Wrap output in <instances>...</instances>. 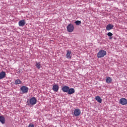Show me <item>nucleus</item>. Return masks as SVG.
Segmentation results:
<instances>
[{
	"label": "nucleus",
	"instance_id": "obj_1",
	"mask_svg": "<svg viewBox=\"0 0 127 127\" xmlns=\"http://www.w3.org/2000/svg\"><path fill=\"white\" fill-rule=\"evenodd\" d=\"M105 55H107V52L106 51L101 50L97 54L98 58H103Z\"/></svg>",
	"mask_w": 127,
	"mask_h": 127
},
{
	"label": "nucleus",
	"instance_id": "obj_2",
	"mask_svg": "<svg viewBox=\"0 0 127 127\" xmlns=\"http://www.w3.org/2000/svg\"><path fill=\"white\" fill-rule=\"evenodd\" d=\"M66 29L68 32H73V31H74V25L71 24H69L66 27Z\"/></svg>",
	"mask_w": 127,
	"mask_h": 127
},
{
	"label": "nucleus",
	"instance_id": "obj_3",
	"mask_svg": "<svg viewBox=\"0 0 127 127\" xmlns=\"http://www.w3.org/2000/svg\"><path fill=\"white\" fill-rule=\"evenodd\" d=\"M20 91H21L22 94H26L28 92V87L23 86L20 88Z\"/></svg>",
	"mask_w": 127,
	"mask_h": 127
},
{
	"label": "nucleus",
	"instance_id": "obj_4",
	"mask_svg": "<svg viewBox=\"0 0 127 127\" xmlns=\"http://www.w3.org/2000/svg\"><path fill=\"white\" fill-rule=\"evenodd\" d=\"M71 54H72V52L71 51H66V54L65 55L66 58H67V59H71V58H72Z\"/></svg>",
	"mask_w": 127,
	"mask_h": 127
},
{
	"label": "nucleus",
	"instance_id": "obj_5",
	"mask_svg": "<svg viewBox=\"0 0 127 127\" xmlns=\"http://www.w3.org/2000/svg\"><path fill=\"white\" fill-rule=\"evenodd\" d=\"M120 104L125 106L127 104V100L126 98H121L120 100Z\"/></svg>",
	"mask_w": 127,
	"mask_h": 127
},
{
	"label": "nucleus",
	"instance_id": "obj_6",
	"mask_svg": "<svg viewBox=\"0 0 127 127\" xmlns=\"http://www.w3.org/2000/svg\"><path fill=\"white\" fill-rule=\"evenodd\" d=\"M73 114L75 117H78L81 115V110L78 109H75Z\"/></svg>",
	"mask_w": 127,
	"mask_h": 127
},
{
	"label": "nucleus",
	"instance_id": "obj_7",
	"mask_svg": "<svg viewBox=\"0 0 127 127\" xmlns=\"http://www.w3.org/2000/svg\"><path fill=\"white\" fill-rule=\"evenodd\" d=\"M36 102H37V100H36V98H35V97H34L31 98L30 99V104L31 105H35V104H36Z\"/></svg>",
	"mask_w": 127,
	"mask_h": 127
},
{
	"label": "nucleus",
	"instance_id": "obj_8",
	"mask_svg": "<svg viewBox=\"0 0 127 127\" xmlns=\"http://www.w3.org/2000/svg\"><path fill=\"white\" fill-rule=\"evenodd\" d=\"M25 23H26L25 20L23 19L20 20L18 22L19 26H24V25H25Z\"/></svg>",
	"mask_w": 127,
	"mask_h": 127
},
{
	"label": "nucleus",
	"instance_id": "obj_9",
	"mask_svg": "<svg viewBox=\"0 0 127 127\" xmlns=\"http://www.w3.org/2000/svg\"><path fill=\"white\" fill-rule=\"evenodd\" d=\"M69 88L68 86H64L63 87V88H62V90L63 91H64V93H67L69 90Z\"/></svg>",
	"mask_w": 127,
	"mask_h": 127
},
{
	"label": "nucleus",
	"instance_id": "obj_10",
	"mask_svg": "<svg viewBox=\"0 0 127 127\" xmlns=\"http://www.w3.org/2000/svg\"><path fill=\"white\" fill-rule=\"evenodd\" d=\"M67 93L68 95H72V94H74V93H75V89H74V88H68V90Z\"/></svg>",
	"mask_w": 127,
	"mask_h": 127
},
{
	"label": "nucleus",
	"instance_id": "obj_11",
	"mask_svg": "<svg viewBox=\"0 0 127 127\" xmlns=\"http://www.w3.org/2000/svg\"><path fill=\"white\" fill-rule=\"evenodd\" d=\"M6 74L5 73V72L2 71L0 73V80H1V79H3L5 77V75Z\"/></svg>",
	"mask_w": 127,
	"mask_h": 127
},
{
	"label": "nucleus",
	"instance_id": "obj_12",
	"mask_svg": "<svg viewBox=\"0 0 127 127\" xmlns=\"http://www.w3.org/2000/svg\"><path fill=\"white\" fill-rule=\"evenodd\" d=\"M53 90L54 92H58V90H59V86L58 85H53Z\"/></svg>",
	"mask_w": 127,
	"mask_h": 127
},
{
	"label": "nucleus",
	"instance_id": "obj_13",
	"mask_svg": "<svg viewBox=\"0 0 127 127\" xmlns=\"http://www.w3.org/2000/svg\"><path fill=\"white\" fill-rule=\"evenodd\" d=\"M113 28L114 25H112L111 24H109L106 26V29L108 31L111 30V29H113Z\"/></svg>",
	"mask_w": 127,
	"mask_h": 127
},
{
	"label": "nucleus",
	"instance_id": "obj_14",
	"mask_svg": "<svg viewBox=\"0 0 127 127\" xmlns=\"http://www.w3.org/2000/svg\"><path fill=\"white\" fill-rule=\"evenodd\" d=\"M95 100L97 101L98 103H102V98L99 96H97L95 97Z\"/></svg>",
	"mask_w": 127,
	"mask_h": 127
},
{
	"label": "nucleus",
	"instance_id": "obj_15",
	"mask_svg": "<svg viewBox=\"0 0 127 127\" xmlns=\"http://www.w3.org/2000/svg\"><path fill=\"white\" fill-rule=\"evenodd\" d=\"M0 122L1 124H4L5 123V120L4 119V117L2 116H0Z\"/></svg>",
	"mask_w": 127,
	"mask_h": 127
},
{
	"label": "nucleus",
	"instance_id": "obj_16",
	"mask_svg": "<svg viewBox=\"0 0 127 127\" xmlns=\"http://www.w3.org/2000/svg\"><path fill=\"white\" fill-rule=\"evenodd\" d=\"M112 82V78L110 77H108L106 78V83L110 84V83Z\"/></svg>",
	"mask_w": 127,
	"mask_h": 127
},
{
	"label": "nucleus",
	"instance_id": "obj_17",
	"mask_svg": "<svg viewBox=\"0 0 127 127\" xmlns=\"http://www.w3.org/2000/svg\"><path fill=\"white\" fill-rule=\"evenodd\" d=\"M36 66L37 69H40L41 68V64H40V63H36Z\"/></svg>",
	"mask_w": 127,
	"mask_h": 127
},
{
	"label": "nucleus",
	"instance_id": "obj_18",
	"mask_svg": "<svg viewBox=\"0 0 127 127\" xmlns=\"http://www.w3.org/2000/svg\"><path fill=\"white\" fill-rule=\"evenodd\" d=\"M21 81H20V80L19 79H17L15 81V84H16V85H19V84H21Z\"/></svg>",
	"mask_w": 127,
	"mask_h": 127
},
{
	"label": "nucleus",
	"instance_id": "obj_19",
	"mask_svg": "<svg viewBox=\"0 0 127 127\" xmlns=\"http://www.w3.org/2000/svg\"><path fill=\"white\" fill-rule=\"evenodd\" d=\"M75 23L76 25H80V24H81L82 22H81V21L77 20L75 22Z\"/></svg>",
	"mask_w": 127,
	"mask_h": 127
},
{
	"label": "nucleus",
	"instance_id": "obj_20",
	"mask_svg": "<svg viewBox=\"0 0 127 127\" xmlns=\"http://www.w3.org/2000/svg\"><path fill=\"white\" fill-rule=\"evenodd\" d=\"M107 35H108V36L112 37V36H113V33H112L111 32H108L107 33Z\"/></svg>",
	"mask_w": 127,
	"mask_h": 127
},
{
	"label": "nucleus",
	"instance_id": "obj_21",
	"mask_svg": "<svg viewBox=\"0 0 127 127\" xmlns=\"http://www.w3.org/2000/svg\"><path fill=\"white\" fill-rule=\"evenodd\" d=\"M28 127H34V125L33 124H30Z\"/></svg>",
	"mask_w": 127,
	"mask_h": 127
},
{
	"label": "nucleus",
	"instance_id": "obj_22",
	"mask_svg": "<svg viewBox=\"0 0 127 127\" xmlns=\"http://www.w3.org/2000/svg\"><path fill=\"white\" fill-rule=\"evenodd\" d=\"M109 39H110V40L113 39V37H110Z\"/></svg>",
	"mask_w": 127,
	"mask_h": 127
}]
</instances>
